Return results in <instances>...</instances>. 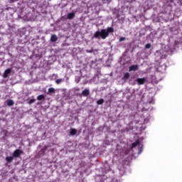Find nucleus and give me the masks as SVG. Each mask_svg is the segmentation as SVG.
Segmentation results:
<instances>
[{"label": "nucleus", "mask_w": 182, "mask_h": 182, "mask_svg": "<svg viewBox=\"0 0 182 182\" xmlns=\"http://www.w3.org/2000/svg\"><path fill=\"white\" fill-rule=\"evenodd\" d=\"M114 32V29L112 27H108L106 29H102L100 31H96L94 33V36L92 38H95V39H106L107 36H109V33H113Z\"/></svg>", "instance_id": "1"}, {"label": "nucleus", "mask_w": 182, "mask_h": 182, "mask_svg": "<svg viewBox=\"0 0 182 182\" xmlns=\"http://www.w3.org/2000/svg\"><path fill=\"white\" fill-rule=\"evenodd\" d=\"M21 154H23V151L21 149H16L13 153V157L18 159V157H20Z\"/></svg>", "instance_id": "2"}, {"label": "nucleus", "mask_w": 182, "mask_h": 182, "mask_svg": "<svg viewBox=\"0 0 182 182\" xmlns=\"http://www.w3.org/2000/svg\"><path fill=\"white\" fill-rule=\"evenodd\" d=\"M136 82H137V85L139 86H140L141 85H144V83H146V82H147V78L146 77L137 78L136 80Z\"/></svg>", "instance_id": "3"}, {"label": "nucleus", "mask_w": 182, "mask_h": 182, "mask_svg": "<svg viewBox=\"0 0 182 182\" xmlns=\"http://www.w3.org/2000/svg\"><path fill=\"white\" fill-rule=\"evenodd\" d=\"M137 69H139V65H132L129 67V71L132 72V71H136L137 70Z\"/></svg>", "instance_id": "4"}, {"label": "nucleus", "mask_w": 182, "mask_h": 182, "mask_svg": "<svg viewBox=\"0 0 182 182\" xmlns=\"http://www.w3.org/2000/svg\"><path fill=\"white\" fill-rule=\"evenodd\" d=\"M82 96H85V97L89 96L90 95V91L87 89H85V90H82Z\"/></svg>", "instance_id": "5"}, {"label": "nucleus", "mask_w": 182, "mask_h": 182, "mask_svg": "<svg viewBox=\"0 0 182 182\" xmlns=\"http://www.w3.org/2000/svg\"><path fill=\"white\" fill-rule=\"evenodd\" d=\"M137 146H140L139 140H136L135 142L132 143L131 149H134V147H137Z\"/></svg>", "instance_id": "6"}, {"label": "nucleus", "mask_w": 182, "mask_h": 182, "mask_svg": "<svg viewBox=\"0 0 182 182\" xmlns=\"http://www.w3.org/2000/svg\"><path fill=\"white\" fill-rule=\"evenodd\" d=\"M75 18V13H69L67 16V19H73Z\"/></svg>", "instance_id": "7"}, {"label": "nucleus", "mask_w": 182, "mask_h": 182, "mask_svg": "<svg viewBox=\"0 0 182 182\" xmlns=\"http://www.w3.org/2000/svg\"><path fill=\"white\" fill-rule=\"evenodd\" d=\"M58 41V36L53 34L50 37V41L51 42H56Z\"/></svg>", "instance_id": "8"}, {"label": "nucleus", "mask_w": 182, "mask_h": 182, "mask_svg": "<svg viewBox=\"0 0 182 182\" xmlns=\"http://www.w3.org/2000/svg\"><path fill=\"white\" fill-rule=\"evenodd\" d=\"M6 161L7 163H12V161H14V157L13 156H6Z\"/></svg>", "instance_id": "9"}, {"label": "nucleus", "mask_w": 182, "mask_h": 182, "mask_svg": "<svg viewBox=\"0 0 182 182\" xmlns=\"http://www.w3.org/2000/svg\"><path fill=\"white\" fill-rule=\"evenodd\" d=\"M9 73H11V69L6 70L4 74V77H8V75H9Z\"/></svg>", "instance_id": "10"}, {"label": "nucleus", "mask_w": 182, "mask_h": 182, "mask_svg": "<svg viewBox=\"0 0 182 182\" xmlns=\"http://www.w3.org/2000/svg\"><path fill=\"white\" fill-rule=\"evenodd\" d=\"M70 133L71 136H75V134H76V133H77V130L76 129H71Z\"/></svg>", "instance_id": "11"}, {"label": "nucleus", "mask_w": 182, "mask_h": 182, "mask_svg": "<svg viewBox=\"0 0 182 182\" xmlns=\"http://www.w3.org/2000/svg\"><path fill=\"white\" fill-rule=\"evenodd\" d=\"M43 99H45V95H40L38 96L37 97V100H43Z\"/></svg>", "instance_id": "12"}, {"label": "nucleus", "mask_w": 182, "mask_h": 182, "mask_svg": "<svg viewBox=\"0 0 182 182\" xmlns=\"http://www.w3.org/2000/svg\"><path fill=\"white\" fill-rule=\"evenodd\" d=\"M7 105H8V106H14V100H7Z\"/></svg>", "instance_id": "13"}, {"label": "nucleus", "mask_w": 182, "mask_h": 182, "mask_svg": "<svg viewBox=\"0 0 182 182\" xmlns=\"http://www.w3.org/2000/svg\"><path fill=\"white\" fill-rule=\"evenodd\" d=\"M105 103V100L103 99H100L99 100L97 101V105H103Z\"/></svg>", "instance_id": "14"}, {"label": "nucleus", "mask_w": 182, "mask_h": 182, "mask_svg": "<svg viewBox=\"0 0 182 182\" xmlns=\"http://www.w3.org/2000/svg\"><path fill=\"white\" fill-rule=\"evenodd\" d=\"M130 77V74L129 73H127L124 75V79L127 80Z\"/></svg>", "instance_id": "15"}, {"label": "nucleus", "mask_w": 182, "mask_h": 182, "mask_svg": "<svg viewBox=\"0 0 182 182\" xmlns=\"http://www.w3.org/2000/svg\"><path fill=\"white\" fill-rule=\"evenodd\" d=\"M36 102V100L35 98H33L28 101V105H32L33 103H35Z\"/></svg>", "instance_id": "16"}, {"label": "nucleus", "mask_w": 182, "mask_h": 182, "mask_svg": "<svg viewBox=\"0 0 182 182\" xmlns=\"http://www.w3.org/2000/svg\"><path fill=\"white\" fill-rule=\"evenodd\" d=\"M48 93H55V88H53V87L49 88Z\"/></svg>", "instance_id": "17"}, {"label": "nucleus", "mask_w": 182, "mask_h": 182, "mask_svg": "<svg viewBox=\"0 0 182 182\" xmlns=\"http://www.w3.org/2000/svg\"><path fill=\"white\" fill-rule=\"evenodd\" d=\"M143 151V145L139 147V152L138 154H141V152Z\"/></svg>", "instance_id": "18"}, {"label": "nucleus", "mask_w": 182, "mask_h": 182, "mask_svg": "<svg viewBox=\"0 0 182 182\" xmlns=\"http://www.w3.org/2000/svg\"><path fill=\"white\" fill-rule=\"evenodd\" d=\"M146 49H150L151 48V43H147L145 45Z\"/></svg>", "instance_id": "19"}, {"label": "nucleus", "mask_w": 182, "mask_h": 182, "mask_svg": "<svg viewBox=\"0 0 182 182\" xmlns=\"http://www.w3.org/2000/svg\"><path fill=\"white\" fill-rule=\"evenodd\" d=\"M55 83H57V85H59V83H62V79L56 80Z\"/></svg>", "instance_id": "20"}, {"label": "nucleus", "mask_w": 182, "mask_h": 182, "mask_svg": "<svg viewBox=\"0 0 182 182\" xmlns=\"http://www.w3.org/2000/svg\"><path fill=\"white\" fill-rule=\"evenodd\" d=\"M123 41H126V37H121L119 40V42H123Z\"/></svg>", "instance_id": "21"}, {"label": "nucleus", "mask_w": 182, "mask_h": 182, "mask_svg": "<svg viewBox=\"0 0 182 182\" xmlns=\"http://www.w3.org/2000/svg\"><path fill=\"white\" fill-rule=\"evenodd\" d=\"M86 52L87 53H93V49H91L90 50H87Z\"/></svg>", "instance_id": "22"}]
</instances>
